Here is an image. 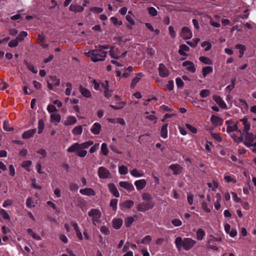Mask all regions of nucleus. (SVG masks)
Wrapping results in <instances>:
<instances>
[{
	"instance_id": "f257e3e1",
	"label": "nucleus",
	"mask_w": 256,
	"mask_h": 256,
	"mask_svg": "<svg viewBox=\"0 0 256 256\" xmlns=\"http://www.w3.org/2000/svg\"><path fill=\"white\" fill-rule=\"evenodd\" d=\"M96 48H97L85 52V55L90 58L91 60L94 62L104 60L107 52H105L104 50L108 49L109 46L108 45H99Z\"/></svg>"
},
{
	"instance_id": "f03ea898",
	"label": "nucleus",
	"mask_w": 256,
	"mask_h": 256,
	"mask_svg": "<svg viewBox=\"0 0 256 256\" xmlns=\"http://www.w3.org/2000/svg\"><path fill=\"white\" fill-rule=\"evenodd\" d=\"M93 144L94 142L91 140L81 144L76 142L70 146L68 148L67 151L68 152H75L78 156L80 157H84L87 154V152L84 149L88 148Z\"/></svg>"
},
{
	"instance_id": "7ed1b4c3",
	"label": "nucleus",
	"mask_w": 256,
	"mask_h": 256,
	"mask_svg": "<svg viewBox=\"0 0 256 256\" xmlns=\"http://www.w3.org/2000/svg\"><path fill=\"white\" fill-rule=\"evenodd\" d=\"M174 244L178 251L182 250L188 251L196 244V241L190 238H182L181 236H178L175 239Z\"/></svg>"
},
{
	"instance_id": "20e7f679",
	"label": "nucleus",
	"mask_w": 256,
	"mask_h": 256,
	"mask_svg": "<svg viewBox=\"0 0 256 256\" xmlns=\"http://www.w3.org/2000/svg\"><path fill=\"white\" fill-rule=\"evenodd\" d=\"M88 215L92 218V222L96 226L100 222L101 212L99 210L92 208L88 212Z\"/></svg>"
},
{
	"instance_id": "39448f33",
	"label": "nucleus",
	"mask_w": 256,
	"mask_h": 256,
	"mask_svg": "<svg viewBox=\"0 0 256 256\" xmlns=\"http://www.w3.org/2000/svg\"><path fill=\"white\" fill-rule=\"evenodd\" d=\"M245 138L244 142V144L247 147H250L252 146L256 147V142H254L256 137L252 133L246 132Z\"/></svg>"
},
{
	"instance_id": "423d86ee",
	"label": "nucleus",
	"mask_w": 256,
	"mask_h": 256,
	"mask_svg": "<svg viewBox=\"0 0 256 256\" xmlns=\"http://www.w3.org/2000/svg\"><path fill=\"white\" fill-rule=\"evenodd\" d=\"M225 124L227 126L226 132L229 134L238 130V122H235L232 120H227Z\"/></svg>"
},
{
	"instance_id": "0eeeda50",
	"label": "nucleus",
	"mask_w": 256,
	"mask_h": 256,
	"mask_svg": "<svg viewBox=\"0 0 256 256\" xmlns=\"http://www.w3.org/2000/svg\"><path fill=\"white\" fill-rule=\"evenodd\" d=\"M98 177L102 179H106L110 178L111 174L110 171L104 166H100L98 170Z\"/></svg>"
},
{
	"instance_id": "6e6552de",
	"label": "nucleus",
	"mask_w": 256,
	"mask_h": 256,
	"mask_svg": "<svg viewBox=\"0 0 256 256\" xmlns=\"http://www.w3.org/2000/svg\"><path fill=\"white\" fill-rule=\"evenodd\" d=\"M234 134H230L231 138L234 142L240 143L242 142L244 140V133L240 130L234 132Z\"/></svg>"
},
{
	"instance_id": "1a4fd4ad",
	"label": "nucleus",
	"mask_w": 256,
	"mask_h": 256,
	"mask_svg": "<svg viewBox=\"0 0 256 256\" xmlns=\"http://www.w3.org/2000/svg\"><path fill=\"white\" fill-rule=\"evenodd\" d=\"M158 72L160 76L162 78H166L170 74V72L166 66L160 63L158 65Z\"/></svg>"
},
{
	"instance_id": "9d476101",
	"label": "nucleus",
	"mask_w": 256,
	"mask_h": 256,
	"mask_svg": "<svg viewBox=\"0 0 256 256\" xmlns=\"http://www.w3.org/2000/svg\"><path fill=\"white\" fill-rule=\"evenodd\" d=\"M154 206V204L152 202H142L137 205V210L140 212H144L152 208Z\"/></svg>"
},
{
	"instance_id": "9b49d317",
	"label": "nucleus",
	"mask_w": 256,
	"mask_h": 256,
	"mask_svg": "<svg viewBox=\"0 0 256 256\" xmlns=\"http://www.w3.org/2000/svg\"><path fill=\"white\" fill-rule=\"evenodd\" d=\"M180 36L184 40H188L192 38V34L188 28L184 26L182 29Z\"/></svg>"
},
{
	"instance_id": "f8f14e48",
	"label": "nucleus",
	"mask_w": 256,
	"mask_h": 256,
	"mask_svg": "<svg viewBox=\"0 0 256 256\" xmlns=\"http://www.w3.org/2000/svg\"><path fill=\"white\" fill-rule=\"evenodd\" d=\"M120 187L124 188L129 192H132L134 190V188L132 184L127 181H121L119 182Z\"/></svg>"
},
{
	"instance_id": "ddd939ff",
	"label": "nucleus",
	"mask_w": 256,
	"mask_h": 256,
	"mask_svg": "<svg viewBox=\"0 0 256 256\" xmlns=\"http://www.w3.org/2000/svg\"><path fill=\"white\" fill-rule=\"evenodd\" d=\"M210 120L212 124L215 126H222L223 124V120L217 116L212 115L210 117Z\"/></svg>"
},
{
	"instance_id": "4468645a",
	"label": "nucleus",
	"mask_w": 256,
	"mask_h": 256,
	"mask_svg": "<svg viewBox=\"0 0 256 256\" xmlns=\"http://www.w3.org/2000/svg\"><path fill=\"white\" fill-rule=\"evenodd\" d=\"M182 66H185L186 70L192 73L196 72V68L194 64L190 60H186L183 62Z\"/></svg>"
},
{
	"instance_id": "2eb2a0df",
	"label": "nucleus",
	"mask_w": 256,
	"mask_h": 256,
	"mask_svg": "<svg viewBox=\"0 0 256 256\" xmlns=\"http://www.w3.org/2000/svg\"><path fill=\"white\" fill-rule=\"evenodd\" d=\"M221 238H216L213 236H210V238L208 240V247L213 250H218V248L217 247L216 244H210L211 243L215 242L221 241Z\"/></svg>"
},
{
	"instance_id": "dca6fc26",
	"label": "nucleus",
	"mask_w": 256,
	"mask_h": 256,
	"mask_svg": "<svg viewBox=\"0 0 256 256\" xmlns=\"http://www.w3.org/2000/svg\"><path fill=\"white\" fill-rule=\"evenodd\" d=\"M213 100L218 105V106L223 109H226L227 106L222 98L218 96L214 95L212 96Z\"/></svg>"
},
{
	"instance_id": "f3484780",
	"label": "nucleus",
	"mask_w": 256,
	"mask_h": 256,
	"mask_svg": "<svg viewBox=\"0 0 256 256\" xmlns=\"http://www.w3.org/2000/svg\"><path fill=\"white\" fill-rule=\"evenodd\" d=\"M144 76V74L142 72L136 74V76L132 80V83L130 84V88H134L142 78Z\"/></svg>"
},
{
	"instance_id": "a211bd4d",
	"label": "nucleus",
	"mask_w": 256,
	"mask_h": 256,
	"mask_svg": "<svg viewBox=\"0 0 256 256\" xmlns=\"http://www.w3.org/2000/svg\"><path fill=\"white\" fill-rule=\"evenodd\" d=\"M79 91L82 96L86 98H91L92 94L88 88L80 86L78 88Z\"/></svg>"
},
{
	"instance_id": "6ab92c4d",
	"label": "nucleus",
	"mask_w": 256,
	"mask_h": 256,
	"mask_svg": "<svg viewBox=\"0 0 256 256\" xmlns=\"http://www.w3.org/2000/svg\"><path fill=\"white\" fill-rule=\"evenodd\" d=\"M146 181L145 179H141L134 182V185L138 191L144 188L146 186Z\"/></svg>"
},
{
	"instance_id": "aec40b11",
	"label": "nucleus",
	"mask_w": 256,
	"mask_h": 256,
	"mask_svg": "<svg viewBox=\"0 0 256 256\" xmlns=\"http://www.w3.org/2000/svg\"><path fill=\"white\" fill-rule=\"evenodd\" d=\"M170 168L173 171L174 174H180L182 172L183 168L178 164H172L170 166Z\"/></svg>"
},
{
	"instance_id": "412c9836",
	"label": "nucleus",
	"mask_w": 256,
	"mask_h": 256,
	"mask_svg": "<svg viewBox=\"0 0 256 256\" xmlns=\"http://www.w3.org/2000/svg\"><path fill=\"white\" fill-rule=\"evenodd\" d=\"M102 126L98 122H95L90 128V132L96 135L100 134Z\"/></svg>"
},
{
	"instance_id": "4be33fe9",
	"label": "nucleus",
	"mask_w": 256,
	"mask_h": 256,
	"mask_svg": "<svg viewBox=\"0 0 256 256\" xmlns=\"http://www.w3.org/2000/svg\"><path fill=\"white\" fill-rule=\"evenodd\" d=\"M134 204V202L132 200H126L122 203L120 204V206L122 210H124L126 208H131Z\"/></svg>"
},
{
	"instance_id": "5701e85b",
	"label": "nucleus",
	"mask_w": 256,
	"mask_h": 256,
	"mask_svg": "<svg viewBox=\"0 0 256 256\" xmlns=\"http://www.w3.org/2000/svg\"><path fill=\"white\" fill-rule=\"evenodd\" d=\"M77 120L76 118L72 116H68L66 117V120L64 122V124L66 126L73 125L76 124Z\"/></svg>"
},
{
	"instance_id": "b1692460",
	"label": "nucleus",
	"mask_w": 256,
	"mask_h": 256,
	"mask_svg": "<svg viewBox=\"0 0 256 256\" xmlns=\"http://www.w3.org/2000/svg\"><path fill=\"white\" fill-rule=\"evenodd\" d=\"M61 120V116L59 114L52 113L50 114V121L54 124H57Z\"/></svg>"
},
{
	"instance_id": "393cba45",
	"label": "nucleus",
	"mask_w": 256,
	"mask_h": 256,
	"mask_svg": "<svg viewBox=\"0 0 256 256\" xmlns=\"http://www.w3.org/2000/svg\"><path fill=\"white\" fill-rule=\"evenodd\" d=\"M108 188L110 192L116 198L120 196V193L118 190L117 188L113 183H110L108 184Z\"/></svg>"
},
{
	"instance_id": "a878e982",
	"label": "nucleus",
	"mask_w": 256,
	"mask_h": 256,
	"mask_svg": "<svg viewBox=\"0 0 256 256\" xmlns=\"http://www.w3.org/2000/svg\"><path fill=\"white\" fill-rule=\"evenodd\" d=\"M84 10V8L83 6L77 4H72L70 6V10L75 13L82 12Z\"/></svg>"
},
{
	"instance_id": "bb28decb",
	"label": "nucleus",
	"mask_w": 256,
	"mask_h": 256,
	"mask_svg": "<svg viewBox=\"0 0 256 256\" xmlns=\"http://www.w3.org/2000/svg\"><path fill=\"white\" fill-rule=\"evenodd\" d=\"M80 192L82 194L85 196H94L96 195L94 190L91 188H85L84 189H81L80 190Z\"/></svg>"
},
{
	"instance_id": "cd10ccee",
	"label": "nucleus",
	"mask_w": 256,
	"mask_h": 256,
	"mask_svg": "<svg viewBox=\"0 0 256 256\" xmlns=\"http://www.w3.org/2000/svg\"><path fill=\"white\" fill-rule=\"evenodd\" d=\"M36 133V129H31L24 132L22 134V138L24 139H28L33 137Z\"/></svg>"
},
{
	"instance_id": "c85d7f7f",
	"label": "nucleus",
	"mask_w": 256,
	"mask_h": 256,
	"mask_svg": "<svg viewBox=\"0 0 256 256\" xmlns=\"http://www.w3.org/2000/svg\"><path fill=\"white\" fill-rule=\"evenodd\" d=\"M120 52L118 48L112 47L110 50V56L115 59L120 58Z\"/></svg>"
},
{
	"instance_id": "c756f323",
	"label": "nucleus",
	"mask_w": 256,
	"mask_h": 256,
	"mask_svg": "<svg viewBox=\"0 0 256 256\" xmlns=\"http://www.w3.org/2000/svg\"><path fill=\"white\" fill-rule=\"evenodd\" d=\"M244 126L243 133L248 132L250 127V124L248 122V119L246 118H242L240 120Z\"/></svg>"
},
{
	"instance_id": "7c9ffc66",
	"label": "nucleus",
	"mask_w": 256,
	"mask_h": 256,
	"mask_svg": "<svg viewBox=\"0 0 256 256\" xmlns=\"http://www.w3.org/2000/svg\"><path fill=\"white\" fill-rule=\"evenodd\" d=\"M102 86L104 90V96L107 98H109L110 96H111L112 92L110 90H109L108 88V82L106 80L105 81L104 83L102 84Z\"/></svg>"
},
{
	"instance_id": "2f4dec72",
	"label": "nucleus",
	"mask_w": 256,
	"mask_h": 256,
	"mask_svg": "<svg viewBox=\"0 0 256 256\" xmlns=\"http://www.w3.org/2000/svg\"><path fill=\"white\" fill-rule=\"evenodd\" d=\"M190 48L186 44H182L180 46L178 53L181 56H186L187 54H186V52H188Z\"/></svg>"
},
{
	"instance_id": "473e14b6",
	"label": "nucleus",
	"mask_w": 256,
	"mask_h": 256,
	"mask_svg": "<svg viewBox=\"0 0 256 256\" xmlns=\"http://www.w3.org/2000/svg\"><path fill=\"white\" fill-rule=\"evenodd\" d=\"M216 200L214 202V208L216 210H220V202L222 200V196L220 193H217L215 196Z\"/></svg>"
},
{
	"instance_id": "72a5a7b5",
	"label": "nucleus",
	"mask_w": 256,
	"mask_h": 256,
	"mask_svg": "<svg viewBox=\"0 0 256 256\" xmlns=\"http://www.w3.org/2000/svg\"><path fill=\"white\" fill-rule=\"evenodd\" d=\"M206 235V232L202 228H198L196 232V238L198 240H203Z\"/></svg>"
},
{
	"instance_id": "f704fd0d",
	"label": "nucleus",
	"mask_w": 256,
	"mask_h": 256,
	"mask_svg": "<svg viewBox=\"0 0 256 256\" xmlns=\"http://www.w3.org/2000/svg\"><path fill=\"white\" fill-rule=\"evenodd\" d=\"M168 124H164L162 126L160 130V136L164 138H166L168 137Z\"/></svg>"
},
{
	"instance_id": "c9c22d12",
	"label": "nucleus",
	"mask_w": 256,
	"mask_h": 256,
	"mask_svg": "<svg viewBox=\"0 0 256 256\" xmlns=\"http://www.w3.org/2000/svg\"><path fill=\"white\" fill-rule=\"evenodd\" d=\"M123 223V220L121 218H116L112 220L113 227L116 229H119Z\"/></svg>"
},
{
	"instance_id": "e433bc0d",
	"label": "nucleus",
	"mask_w": 256,
	"mask_h": 256,
	"mask_svg": "<svg viewBox=\"0 0 256 256\" xmlns=\"http://www.w3.org/2000/svg\"><path fill=\"white\" fill-rule=\"evenodd\" d=\"M235 48L236 49H238L240 52V58H242L244 54V52L246 50V47L245 46L241 44H237L236 45Z\"/></svg>"
},
{
	"instance_id": "4c0bfd02",
	"label": "nucleus",
	"mask_w": 256,
	"mask_h": 256,
	"mask_svg": "<svg viewBox=\"0 0 256 256\" xmlns=\"http://www.w3.org/2000/svg\"><path fill=\"white\" fill-rule=\"evenodd\" d=\"M130 173L132 176L134 177H140L144 175L142 172L138 170L136 168H134L130 170Z\"/></svg>"
},
{
	"instance_id": "58836bf2",
	"label": "nucleus",
	"mask_w": 256,
	"mask_h": 256,
	"mask_svg": "<svg viewBox=\"0 0 256 256\" xmlns=\"http://www.w3.org/2000/svg\"><path fill=\"white\" fill-rule=\"evenodd\" d=\"M82 132V126H75L72 130V133L74 135H80Z\"/></svg>"
},
{
	"instance_id": "ea45409f",
	"label": "nucleus",
	"mask_w": 256,
	"mask_h": 256,
	"mask_svg": "<svg viewBox=\"0 0 256 256\" xmlns=\"http://www.w3.org/2000/svg\"><path fill=\"white\" fill-rule=\"evenodd\" d=\"M213 70V68L211 66H206L202 68V72L204 77H206V75L210 73H211Z\"/></svg>"
},
{
	"instance_id": "a19ab883",
	"label": "nucleus",
	"mask_w": 256,
	"mask_h": 256,
	"mask_svg": "<svg viewBox=\"0 0 256 256\" xmlns=\"http://www.w3.org/2000/svg\"><path fill=\"white\" fill-rule=\"evenodd\" d=\"M32 164V162L30 160H25L22 163V166L26 169L28 172H30L31 169L30 166Z\"/></svg>"
},
{
	"instance_id": "79ce46f5",
	"label": "nucleus",
	"mask_w": 256,
	"mask_h": 256,
	"mask_svg": "<svg viewBox=\"0 0 256 256\" xmlns=\"http://www.w3.org/2000/svg\"><path fill=\"white\" fill-rule=\"evenodd\" d=\"M28 36V33L26 32L22 31L16 37V40L19 42L22 41L24 38Z\"/></svg>"
},
{
	"instance_id": "37998d69",
	"label": "nucleus",
	"mask_w": 256,
	"mask_h": 256,
	"mask_svg": "<svg viewBox=\"0 0 256 256\" xmlns=\"http://www.w3.org/2000/svg\"><path fill=\"white\" fill-rule=\"evenodd\" d=\"M44 124L42 119H40L38 122V134H40L44 128Z\"/></svg>"
},
{
	"instance_id": "c03bdc74",
	"label": "nucleus",
	"mask_w": 256,
	"mask_h": 256,
	"mask_svg": "<svg viewBox=\"0 0 256 256\" xmlns=\"http://www.w3.org/2000/svg\"><path fill=\"white\" fill-rule=\"evenodd\" d=\"M134 222V218L132 216H129L126 218L124 220L125 226L126 227H130L132 224Z\"/></svg>"
},
{
	"instance_id": "a18cd8bd",
	"label": "nucleus",
	"mask_w": 256,
	"mask_h": 256,
	"mask_svg": "<svg viewBox=\"0 0 256 256\" xmlns=\"http://www.w3.org/2000/svg\"><path fill=\"white\" fill-rule=\"evenodd\" d=\"M199 60L206 64H212V60L207 57L206 56H200L199 58Z\"/></svg>"
},
{
	"instance_id": "49530a36",
	"label": "nucleus",
	"mask_w": 256,
	"mask_h": 256,
	"mask_svg": "<svg viewBox=\"0 0 256 256\" xmlns=\"http://www.w3.org/2000/svg\"><path fill=\"white\" fill-rule=\"evenodd\" d=\"M66 90L65 94L66 96H69L72 93V85L70 82L66 83Z\"/></svg>"
},
{
	"instance_id": "de8ad7c7",
	"label": "nucleus",
	"mask_w": 256,
	"mask_h": 256,
	"mask_svg": "<svg viewBox=\"0 0 256 256\" xmlns=\"http://www.w3.org/2000/svg\"><path fill=\"white\" fill-rule=\"evenodd\" d=\"M152 240L150 236L148 235L145 236L141 240V243L144 244H149Z\"/></svg>"
},
{
	"instance_id": "09e8293b",
	"label": "nucleus",
	"mask_w": 256,
	"mask_h": 256,
	"mask_svg": "<svg viewBox=\"0 0 256 256\" xmlns=\"http://www.w3.org/2000/svg\"><path fill=\"white\" fill-rule=\"evenodd\" d=\"M0 214L6 220H10V219L8 214L4 209H0Z\"/></svg>"
},
{
	"instance_id": "8fccbe9b",
	"label": "nucleus",
	"mask_w": 256,
	"mask_h": 256,
	"mask_svg": "<svg viewBox=\"0 0 256 256\" xmlns=\"http://www.w3.org/2000/svg\"><path fill=\"white\" fill-rule=\"evenodd\" d=\"M27 232L28 234L31 235V236L33 238L36 240H41V238L40 236L36 234L35 232H34L32 229L28 228L27 230Z\"/></svg>"
},
{
	"instance_id": "3c124183",
	"label": "nucleus",
	"mask_w": 256,
	"mask_h": 256,
	"mask_svg": "<svg viewBox=\"0 0 256 256\" xmlns=\"http://www.w3.org/2000/svg\"><path fill=\"white\" fill-rule=\"evenodd\" d=\"M118 172L120 174H126L128 172V168L126 166L122 165L119 167Z\"/></svg>"
},
{
	"instance_id": "603ef678",
	"label": "nucleus",
	"mask_w": 256,
	"mask_h": 256,
	"mask_svg": "<svg viewBox=\"0 0 256 256\" xmlns=\"http://www.w3.org/2000/svg\"><path fill=\"white\" fill-rule=\"evenodd\" d=\"M211 136L218 142H220L222 140L220 135L219 133H210Z\"/></svg>"
},
{
	"instance_id": "864d4df0",
	"label": "nucleus",
	"mask_w": 256,
	"mask_h": 256,
	"mask_svg": "<svg viewBox=\"0 0 256 256\" xmlns=\"http://www.w3.org/2000/svg\"><path fill=\"white\" fill-rule=\"evenodd\" d=\"M200 41L198 38H194L192 41H187L186 43L192 47H196Z\"/></svg>"
},
{
	"instance_id": "5fc2aeb1",
	"label": "nucleus",
	"mask_w": 256,
	"mask_h": 256,
	"mask_svg": "<svg viewBox=\"0 0 256 256\" xmlns=\"http://www.w3.org/2000/svg\"><path fill=\"white\" fill-rule=\"evenodd\" d=\"M101 152L104 156L108 155V150L107 147V144L106 143H103L101 146Z\"/></svg>"
},
{
	"instance_id": "6e6d98bb",
	"label": "nucleus",
	"mask_w": 256,
	"mask_h": 256,
	"mask_svg": "<svg viewBox=\"0 0 256 256\" xmlns=\"http://www.w3.org/2000/svg\"><path fill=\"white\" fill-rule=\"evenodd\" d=\"M50 78L54 86H58L60 85V80L57 78L56 76H51Z\"/></svg>"
},
{
	"instance_id": "4d7b16f0",
	"label": "nucleus",
	"mask_w": 256,
	"mask_h": 256,
	"mask_svg": "<svg viewBox=\"0 0 256 256\" xmlns=\"http://www.w3.org/2000/svg\"><path fill=\"white\" fill-rule=\"evenodd\" d=\"M26 206L28 208L34 207L35 206V204H34V202L32 198L29 197L26 199Z\"/></svg>"
},
{
	"instance_id": "13d9d810",
	"label": "nucleus",
	"mask_w": 256,
	"mask_h": 256,
	"mask_svg": "<svg viewBox=\"0 0 256 256\" xmlns=\"http://www.w3.org/2000/svg\"><path fill=\"white\" fill-rule=\"evenodd\" d=\"M118 200L116 198L112 199L110 202V206L112 207L114 210H116L117 209V204Z\"/></svg>"
},
{
	"instance_id": "bf43d9fd",
	"label": "nucleus",
	"mask_w": 256,
	"mask_h": 256,
	"mask_svg": "<svg viewBox=\"0 0 256 256\" xmlns=\"http://www.w3.org/2000/svg\"><path fill=\"white\" fill-rule=\"evenodd\" d=\"M148 14L152 16H156L158 14L156 10L154 7H150L148 8Z\"/></svg>"
},
{
	"instance_id": "052dcab7",
	"label": "nucleus",
	"mask_w": 256,
	"mask_h": 256,
	"mask_svg": "<svg viewBox=\"0 0 256 256\" xmlns=\"http://www.w3.org/2000/svg\"><path fill=\"white\" fill-rule=\"evenodd\" d=\"M201 46L203 48L206 47L204 48V50L206 51L209 50L211 48V47H212V44H210V43L207 41H205V42H202Z\"/></svg>"
},
{
	"instance_id": "680f3d73",
	"label": "nucleus",
	"mask_w": 256,
	"mask_h": 256,
	"mask_svg": "<svg viewBox=\"0 0 256 256\" xmlns=\"http://www.w3.org/2000/svg\"><path fill=\"white\" fill-rule=\"evenodd\" d=\"M210 94V91L208 90H202L200 91V95L202 98H206Z\"/></svg>"
},
{
	"instance_id": "e2e57ef3",
	"label": "nucleus",
	"mask_w": 256,
	"mask_h": 256,
	"mask_svg": "<svg viewBox=\"0 0 256 256\" xmlns=\"http://www.w3.org/2000/svg\"><path fill=\"white\" fill-rule=\"evenodd\" d=\"M224 179L228 182H232L235 184L237 182V180L234 178V176H224Z\"/></svg>"
},
{
	"instance_id": "0e129e2a",
	"label": "nucleus",
	"mask_w": 256,
	"mask_h": 256,
	"mask_svg": "<svg viewBox=\"0 0 256 256\" xmlns=\"http://www.w3.org/2000/svg\"><path fill=\"white\" fill-rule=\"evenodd\" d=\"M3 128L5 130L8 132L14 130L13 128L10 126L9 123L6 121L4 122Z\"/></svg>"
},
{
	"instance_id": "69168bd1",
	"label": "nucleus",
	"mask_w": 256,
	"mask_h": 256,
	"mask_svg": "<svg viewBox=\"0 0 256 256\" xmlns=\"http://www.w3.org/2000/svg\"><path fill=\"white\" fill-rule=\"evenodd\" d=\"M47 110L50 113L52 114L58 111L56 107L53 104H48L47 106Z\"/></svg>"
},
{
	"instance_id": "338daca9",
	"label": "nucleus",
	"mask_w": 256,
	"mask_h": 256,
	"mask_svg": "<svg viewBox=\"0 0 256 256\" xmlns=\"http://www.w3.org/2000/svg\"><path fill=\"white\" fill-rule=\"evenodd\" d=\"M18 41L16 40V38L14 40H11L8 44V46L10 47V48H14V47H16L18 46Z\"/></svg>"
},
{
	"instance_id": "774afa93",
	"label": "nucleus",
	"mask_w": 256,
	"mask_h": 256,
	"mask_svg": "<svg viewBox=\"0 0 256 256\" xmlns=\"http://www.w3.org/2000/svg\"><path fill=\"white\" fill-rule=\"evenodd\" d=\"M172 224L175 226H182V222L179 219L174 218L172 220Z\"/></svg>"
}]
</instances>
